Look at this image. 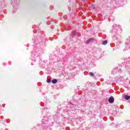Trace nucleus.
<instances>
[{
    "instance_id": "1",
    "label": "nucleus",
    "mask_w": 130,
    "mask_h": 130,
    "mask_svg": "<svg viewBox=\"0 0 130 130\" xmlns=\"http://www.w3.org/2000/svg\"><path fill=\"white\" fill-rule=\"evenodd\" d=\"M108 101L110 102V103H113L114 102V99H113V97H110L108 99Z\"/></svg>"
},
{
    "instance_id": "2",
    "label": "nucleus",
    "mask_w": 130,
    "mask_h": 130,
    "mask_svg": "<svg viewBox=\"0 0 130 130\" xmlns=\"http://www.w3.org/2000/svg\"><path fill=\"white\" fill-rule=\"evenodd\" d=\"M124 99H125L126 100H129V99H130V96H128L127 95H125L124 96Z\"/></svg>"
},
{
    "instance_id": "3",
    "label": "nucleus",
    "mask_w": 130,
    "mask_h": 130,
    "mask_svg": "<svg viewBox=\"0 0 130 130\" xmlns=\"http://www.w3.org/2000/svg\"><path fill=\"white\" fill-rule=\"evenodd\" d=\"M52 83L53 84H56V83H57V80H56V79H53L52 80Z\"/></svg>"
},
{
    "instance_id": "4",
    "label": "nucleus",
    "mask_w": 130,
    "mask_h": 130,
    "mask_svg": "<svg viewBox=\"0 0 130 130\" xmlns=\"http://www.w3.org/2000/svg\"><path fill=\"white\" fill-rule=\"evenodd\" d=\"M91 41H93V39H89L87 41V43H90V42H91Z\"/></svg>"
},
{
    "instance_id": "5",
    "label": "nucleus",
    "mask_w": 130,
    "mask_h": 130,
    "mask_svg": "<svg viewBox=\"0 0 130 130\" xmlns=\"http://www.w3.org/2000/svg\"><path fill=\"white\" fill-rule=\"evenodd\" d=\"M107 41H105L102 42V44L103 45H106L107 44Z\"/></svg>"
},
{
    "instance_id": "6",
    "label": "nucleus",
    "mask_w": 130,
    "mask_h": 130,
    "mask_svg": "<svg viewBox=\"0 0 130 130\" xmlns=\"http://www.w3.org/2000/svg\"><path fill=\"white\" fill-rule=\"evenodd\" d=\"M89 75H90L91 77H94V73H93L92 72H90L89 73Z\"/></svg>"
},
{
    "instance_id": "7",
    "label": "nucleus",
    "mask_w": 130,
    "mask_h": 130,
    "mask_svg": "<svg viewBox=\"0 0 130 130\" xmlns=\"http://www.w3.org/2000/svg\"><path fill=\"white\" fill-rule=\"evenodd\" d=\"M72 34H73V35L76 36V31H73L72 32Z\"/></svg>"
},
{
    "instance_id": "8",
    "label": "nucleus",
    "mask_w": 130,
    "mask_h": 130,
    "mask_svg": "<svg viewBox=\"0 0 130 130\" xmlns=\"http://www.w3.org/2000/svg\"><path fill=\"white\" fill-rule=\"evenodd\" d=\"M47 82V83H50V82H51V80L50 79H48Z\"/></svg>"
}]
</instances>
